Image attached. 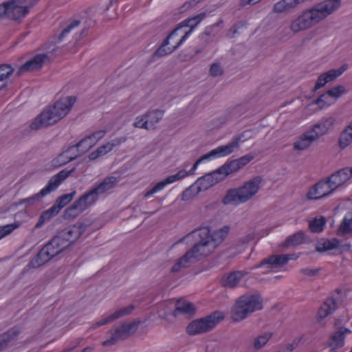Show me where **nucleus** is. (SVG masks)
Wrapping results in <instances>:
<instances>
[{"label":"nucleus","instance_id":"4468645a","mask_svg":"<svg viewBox=\"0 0 352 352\" xmlns=\"http://www.w3.org/2000/svg\"><path fill=\"white\" fill-rule=\"evenodd\" d=\"M119 182V179L116 177L110 176L105 177L102 182L97 186H94L88 192L85 194L87 195V197L94 204L98 199V196L104 194L109 190L113 188Z\"/></svg>","mask_w":352,"mask_h":352},{"label":"nucleus","instance_id":"8fccbe9b","mask_svg":"<svg viewBox=\"0 0 352 352\" xmlns=\"http://www.w3.org/2000/svg\"><path fill=\"white\" fill-rule=\"evenodd\" d=\"M326 224V219L324 217H321L320 219H315L309 223V228L311 232L314 233H319L322 232Z\"/></svg>","mask_w":352,"mask_h":352},{"label":"nucleus","instance_id":"1a4fd4ad","mask_svg":"<svg viewBox=\"0 0 352 352\" xmlns=\"http://www.w3.org/2000/svg\"><path fill=\"white\" fill-rule=\"evenodd\" d=\"M241 141V135L234 137L232 141L226 145L220 146L215 149L212 150L209 153L204 155L199 158L192 165L191 169L188 171L190 175H192L197 169L198 165L204 160L210 159L212 157L226 156L232 153L234 150L239 147V144Z\"/></svg>","mask_w":352,"mask_h":352},{"label":"nucleus","instance_id":"a18cd8bd","mask_svg":"<svg viewBox=\"0 0 352 352\" xmlns=\"http://www.w3.org/2000/svg\"><path fill=\"white\" fill-rule=\"evenodd\" d=\"M317 184L320 189V194L323 197H326L336 190V188L331 186V183L329 182V177H327L326 180H320L317 183Z\"/></svg>","mask_w":352,"mask_h":352},{"label":"nucleus","instance_id":"423d86ee","mask_svg":"<svg viewBox=\"0 0 352 352\" xmlns=\"http://www.w3.org/2000/svg\"><path fill=\"white\" fill-rule=\"evenodd\" d=\"M261 182L262 177L255 176L245 182L242 186L238 188L229 189L223 198L222 203L224 205H238L247 202L258 192Z\"/></svg>","mask_w":352,"mask_h":352},{"label":"nucleus","instance_id":"20e7f679","mask_svg":"<svg viewBox=\"0 0 352 352\" xmlns=\"http://www.w3.org/2000/svg\"><path fill=\"white\" fill-rule=\"evenodd\" d=\"M263 307V299L258 292L245 293L236 300L231 311L232 319L234 322L241 321Z\"/></svg>","mask_w":352,"mask_h":352},{"label":"nucleus","instance_id":"c85d7f7f","mask_svg":"<svg viewBox=\"0 0 352 352\" xmlns=\"http://www.w3.org/2000/svg\"><path fill=\"white\" fill-rule=\"evenodd\" d=\"M21 333V329L19 327H13L1 336L0 340V352L4 351L10 344L15 342Z\"/></svg>","mask_w":352,"mask_h":352},{"label":"nucleus","instance_id":"f03ea898","mask_svg":"<svg viewBox=\"0 0 352 352\" xmlns=\"http://www.w3.org/2000/svg\"><path fill=\"white\" fill-rule=\"evenodd\" d=\"M76 100L74 96L60 98L42 111L31 122L32 130H39L57 123L70 111Z\"/></svg>","mask_w":352,"mask_h":352},{"label":"nucleus","instance_id":"2f4dec72","mask_svg":"<svg viewBox=\"0 0 352 352\" xmlns=\"http://www.w3.org/2000/svg\"><path fill=\"white\" fill-rule=\"evenodd\" d=\"M316 141L314 135L309 130L298 137V140L294 143V149L304 151L309 148Z\"/></svg>","mask_w":352,"mask_h":352},{"label":"nucleus","instance_id":"5fc2aeb1","mask_svg":"<svg viewBox=\"0 0 352 352\" xmlns=\"http://www.w3.org/2000/svg\"><path fill=\"white\" fill-rule=\"evenodd\" d=\"M80 23L79 20L72 21L67 27H65L58 36V41L60 42L75 28L78 27Z\"/></svg>","mask_w":352,"mask_h":352},{"label":"nucleus","instance_id":"e433bc0d","mask_svg":"<svg viewBox=\"0 0 352 352\" xmlns=\"http://www.w3.org/2000/svg\"><path fill=\"white\" fill-rule=\"evenodd\" d=\"M164 114V111L160 109H149L145 113L148 119V126H151V130L156 128V124L162 119Z\"/></svg>","mask_w":352,"mask_h":352},{"label":"nucleus","instance_id":"69168bd1","mask_svg":"<svg viewBox=\"0 0 352 352\" xmlns=\"http://www.w3.org/2000/svg\"><path fill=\"white\" fill-rule=\"evenodd\" d=\"M9 11V1L0 3V18L7 16Z\"/></svg>","mask_w":352,"mask_h":352},{"label":"nucleus","instance_id":"412c9836","mask_svg":"<svg viewBox=\"0 0 352 352\" xmlns=\"http://www.w3.org/2000/svg\"><path fill=\"white\" fill-rule=\"evenodd\" d=\"M329 177V182L331 186L338 188L352 177V167H345L331 174Z\"/></svg>","mask_w":352,"mask_h":352},{"label":"nucleus","instance_id":"5701e85b","mask_svg":"<svg viewBox=\"0 0 352 352\" xmlns=\"http://www.w3.org/2000/svg\"><path fill=\"white\" fill-rule=\"evenodd\" d=\"M134 309V306L132 305H129L125 307H122L117 311H116L112 314L109 315V316L99 320L98 322H96V323L93 324L92 328L96 329L100 326L104 325L107 323H109L115 320H117L120 318L126 316L132 313V311Z\"/></svg>","mask_w":352,"mask_h":352},{"label":"nucleus","instance_id":"6ab92c4d","mask_svg":"<svg viewBox=\"0 0 352 352\" xmlns=\"http://www.w3.org/2000/svg\"><path fill=\"white\" fill-rule=\"evenodd\" d=\"M334 122L335 118L333 117L322 118L317 123L311 126L309 131L314 135L316 140H318L322 136L328 133Z\"/></svg>","mask_w":352,"mask_h":352},{"label":"nucleus","instance_id":"603ef678","mask_svg":"<svg viewBox=\"0 0 352 352\" xmlns=\"http://www.w3.org/2000/svg\"><path fill=\"white\" fill-rule=\"evenodd\" d=\"M306 197L309 200H318L323 198L322 195L320 194L317 183L309 188Z\"/></svg>","mask_w":352,"mask_h":352},{"label":"nucleus","instance_id":"c03bdc74","mask_svg":"<svg viewBox=\"0 0 352 352\" xmlns=\"http://www.w3.org/2000/svg\"><path fill=\"white\" fill-rule=\"evenodd\" d=\"M201 189L197 184V182L194 183L192 185L187 188L185 190L183 191L182 194V201H188L192 199L195 196H196Z\"/></svg>","mask_w":352,"mask_h":352},{"label":"nucleus","instance_id":"9b49d317","mask_svg":"<svg viewBox=\"0 0 352 352\" xmlns=\"http://www.w3.org/2000/svg\"><path fill=\"white\" fill-rule=\"evenodd\" d=\"M204 257L198 250V245H195L192 248L188 250L184 256L179 258L170 269L171 273H177L182 269H186L196 260H199Z\"/></svg>","mask_w":352,"mask_h":352},{"label":"nucleus","instance_id":"4be33fe9","mask_svg":"<svg viewBox=\"0 0 352 352\" xmlns=\"http://www.w3.org/2000/svg\"><path fill=\"white\" fill-rule=\"evenodd\" d=\"M205 12H201L192 18H189L185 19L182 22H181L176 28L174 30H179V29L184 27H189L190 30L185 32L184 35L182 37L180 41H179V45H181L190 34L192 30L204 19L206 16Z\"/></svg>","mask_w":352,"mask_h":352},{"label":"nucleus","instance_id":"052dcab7","mask_svg":"<svg viewBox=\"0 0 352 352\" xmlns=\"http://www.w3.org/2000/svg\"><path fill=\"white\" fill-rule=\"evenodd\" d=\"M167 184H168V183H166V179H164L163 181L158 182L151 190H149L148 191H147L146 192L145 197H148V196L152 195L153 194L158 192L159 190H161Z\"/></svg>","mask_w":352,"mask_h":352},{"label":"nucleus","instance_id":"e2e57ef3","mask_svg":"<svg viewBox=\"0 0 352 352\" xmlns=\"http://www.w3.org/2000/svg\"><path fill=\"white\" fill-rule=\"evenodd\" d=\"M254 159V156L251 154H248L238 159H236L241 168L246 166L250 162Z\"/></svg>","mask_w":352,"mask_h":352},{"label":"nucleus","instance_id":"13d9d810","mask_svg":"<svg viewBox=\"0 0 352 352\" xmlns=\"http://www.w3.org/2000/svg\"><path fill=\"white\" fill-rule=\"evenodd\" d=\"M223 74V69L219 63H214L210 65V74L213 77L221 76Z\"/></svg>","mask_w":352,"mask_h":352},{"label":"nucleus","instance_id":"3c124183","mask_svg":"<svg viewBox=\"0 0 352 352\" xmlns=\"http://www.w3.org/2000/svg\"><path fill=\"white\" fill-rule=\"evenodd\" d=\"M133 126L135 128L151 130V126H148V119H147L145 113L136 117Z\"/></svg>","mask_w":352,"mask_h":352},{"label":"nucleus","instance_id":"7ed1b4c3","mask_svg":"<svg viewBox=\"0 0 352 352\" xmlns=\"http://www.w3.org/2000/svg\"><path fill=\"white\" fill-rule=\"evenodd\" d=\"M230 228L224 226L223 228L214 231L210 234V230L206 228H201L188 234V237L192 234L197 241L195 245H198V250L204 257L208 256L213 250L227 237Z\"/></svg>","mask_w":352,"mask_h":352},{"label":"nucleus","instance_id":"6e6d98bb","mask_svg":"<svg viewBox=\"0 0 352 352\" xmlns=\"http://www.w3.org/2000/svg\"><path fill=\"white\" fill-rule=\"evenodd\" d=\"M19 226V224L18 223H14L0 226V239L10 234L14 230L17 228Z\"/></svg>","mask_w":352,"mask_h":352},{"label":"nucleus","instance_id":"cd10ccee","mask_svg":"<svg viewBox=\"0 0 352 352\" xmlns=\"http://www.w3.org/2000/svg\"><path fill=\"white\" fill-rule=\"evenodd\" d=\"M30 7L19 6L14 0L9 1V11L7 17L12 20H20L29 12Z\"/></svg>","mask_w":352,"mask_h":352},{"label":"nucleus","instance_id":"c9c22d12","mask_svg":"<svg viewBox=\"0 0 352 352\" xmlns=\"http://www.w3.org/2000/svg\"><path fill=\"white\" fill-rule=\"evenodd\" d=\"M241 168L239 163L236 160L228 161L223 166L219 167L217 170V173H219V175H221V178L223 179L230 174L235 173L240 170Z\"/></svg>","mask_w":352,"mask_h":352},{"label":"nucleus","instance_id":"79ce46f5","mask_svg":"<svg viewBox=\"0 0 352 352\" xmlns=\"http://www.w3.org/2000/svg\"><path fill=\"white\" fill-rule=\"evenodd\" d=\"M338 232L342 235L352 234V212H348L344 217L339 226Z\"/></svg>","mask_w":352,"mask_h":352},{"label":"nucleus","instance_id":"72a5a7b5","mask_svg":"<svg viewBox=\"0 0 352 352\" xmlns=\"http://www.w3.org/2000/svg\"><path fill=\"white\" fill-rule=\"evenodd\" d=\"M351 331L349 329L345 327H340L331 336L332 341L329 346L333 349L341 348L344 345L345 334L350 333Z\"/></svg>","mask_w":352,"mask_h":352},{"label":"nucleus","instance_id":"a19ab883","mask_svg":"<svg viewBox=\"0 0 352 352\" xmlns=\"http://www.w3.org/2000/svg\"><path fill=\"white\" fill-rule=\"evenodd\" d=\"M340 241L337 239L332 240H325L318 242L316 246V250L318 252H324L338 248Z\"/></svg>","mask_w":352,"mask_h":352},{"label":"nucleus","instance_id":"dca6fc26","mask_svg":"<svg viewBox=\"0 0 352 352\" xmlns=\"http://www.w3.org/2000/svg\"><path fill=\"white\" fill-rule=\"evenodd\" d=\"M49 59L50 56L46 54H36L21 65L16 74L17 76H20L27 72L38 70L43 67L44 63Z\"/></svg>","mask_w":352,"mask_h":352},{"label":"nucleus","instance_id":"ddd939ff","mask_svg":"<svg viewBox=\"0 0 352 352\" xmlns=\"http://www.w3.org/2000/svg\"><path fill=\"white\" fill-rule=\"evenodd\" d=\"M204 257L198 250V245H195L192 248L188 250L184 256L179 258L170 269L171 273H177L182 269H186L196 260H199Z\"/></svg>","mask_w":352,"mask_h":352},{"label":"nucleus","instance_id":"7c9ffc66","mask_svg":"<svg viewBox=\"0 0 352 352\" xmlns=\"http://www.w3.org/2000/svg\"><path fill=\"white\" fill-rule=\"evenodd\" d=\"M106 131L100 130L96 131L89 135L85 137L80 141H79L76 144V146L79 148L84 143H87V142H89L87 145L85 146L84 149H82L80 151L81 153H85L88 150H89L92 146H94L96 143L100 140L103 136L105 135Z\"/></svg>","mask_w":352,"mask_h":352},{"label":"nucleus","instance_id":"0e129e2a","mask_svg":"<svg viewBox=\"0 0 352 352\" xmlns=\"http://www.w3.org/2000/svg\"><path fill=\"white\" fill-rule=\"evenodd\" d=\"M246 111V108L241 104L236 105L232 111V116L233 117H239Z\"/></svg>","mask_w":352,"mask_h":352},{"label":"nucleus","instance_id":"393cba45","mask_svg":"<svg viewBox=\"0 0 352 352\" xmlns=\"http://www.w3.org/2000/svg\"><path fill=\"white\" fill-rule=\"evenodd\" d=\"M196 313L195 305L188 301L178 300L175 304V309L173 313L174 317H177L179 314L185 316L187 318H190Z\"/></svg>","mask_w":352,"mask_h":352},{"label":"nucleus","instance_id":"0eeeda50","mask_svg":"<svg viewBox=\"0 0 352 352\" xmlns=\"http://www.w3.org/2000/svg\"><path fill=\"white\" fill-rule=\"evenodd\" d=\"M76 170L75 168H72L71 170H62L56 175L52 176L50 179L49 180L47 184L41 190L33 195L32 196L22 199L19 200L18 202L13 203L9 206L6 210H10L12 208H16L19 206L25 204L26 206H31L34 205L36 203H39L41 201L42 199L52 192L53 190H56L59 185L64 182L68 177L72 175Z\"/></svg>","mask_w":352,"mask_h":352},{"label":"nucleus","instance_id":"a211bd4d","mask_svg":"<svg viewBox=\"0 0 352 352\" xmlns=\"http://www.w3.org/2000/svg\"><path fill=\"white\" fill-rule=\"evenodd\" d=\"M83 153H81L76 145L69 146L52 161V164L54 167H60L75 160L78 156Z\"/></svg>","mask_w":352,"mask_h":352},{"label":"nucleus","instance_id":"39448f33","mask_svg":"<svg viewBox=\"0 0 352 352\" xmlns=\"http://www.w3.org/2000/svg\"><path fill=\"white\" fill-rule=\"evenodd\" d=\"M87 226L80 223L58 232L46 244L56 256L74 244L85 232Z\"/></svg>","mask_w":352,"mask_h":352},{"label":"nucleus","instance_id":"4c0bfd02","mask_svg":"<svg viewBox=\"0 0 352 352\" xmlns=\"http://www.w3.org/2000/svg\"><path fill=\"white\" fill-rule=\"evenodd\" d=\"M120 142V140H115L112 143H107V144H104L98 147L96 151L91 152L89 155V158L91 160H94L98 157L109 152L114 146L118 145Z\"/></svg>","mask_w":352,"mask_h":352},{"label":"nucleus","instance_id":"f257e3e1","mask_svg":"<svg viewBox=\"0 0 352 352\" xmlns=\"http://www.w3.org/2000/svg\"><path fill=\"white\" fill-rule=\"evenodd\" d=\"M341 0H324L305 10L293 20L290 29L294 33L305 30L332 14L341 7Z\"/></svg>","mask_w":352,"mask_h":352},{"label":"nucleus","instance_id":"b1692460","mask_svg":"<svg viewBox=\"0 0 352 352\" xmlns=\"http://www.w3.org/2000/svg\"><path fill=\"white\" fill-rule=\"evenodd\" d=\"M288 263V258L284 254H273L267 258H263L258 264L256 265L254 268L267 266L268 268L274 269L281 267Z\"/></svg>","mask_w":352,"mask_h":352},{"label":"nucleus","instance_id":"de8ad7c7","mask_svg":"<svg viewBox=\"0 0 352 352\" xmlns=\"http://www.w3.org/2000/svg\"><path fill=\"white\" fill-rule=\"evenodd\" d=\"M272 336V333L267 332L256 337L254 341V349L259 350L262 347H263L267 343V342L270 340Z\"/></svg>","mask_w":352,"mask_h":352},{"label":"nucleus","instance_id":"c756f323","mask_svg":"<svg viewBox=\"0 0 352 352\" xmlns=\"http://www.w3.org/2000/svg\"><path fill=\"white\" fill-rule=\"evenodd\" d=\"M177 32V30H173L168 36L164 40L163 43L160 45V46L155 50L154 54H153V59H154L155 57L160 58L165 56L168 54H171L173 52H174L180 45H179V42L175 46L171 47H166V46L169 44V39L170 37H172L173 35H175Z\"/></svg>","mask_w":352,"mask_h":352},{"label":"nucleus","instance_id":"ea45409f","mask_svg":"<svg viewBox=\"0 0 352 352\" xmlns=\"http://www.w3.org/2000/svg\"><path fill=\"white\" fill-rule=\"evenodd\" d=\"M14 71V68L10 65H0V90L7 86V83L4 81L13 74Z\"/></svg>","mask_w":352,"mask_h":352},{"label":"nucleus","instance_id":"2eb2a0df","mask_svg":"<svg viewBox=\"0 0 352 352\" xmlns=\"http://www.w3.org/2000/svg\"><path fill=\"white\" fill-rule=\"evenodd\" d=\"M93 204L85 194L80 197L64 212V217L65 219H74L80 213L90 207Z\"/></svg>","mask_w":352,"mask_h":352},{"label":"nucleus","instance_id":"f8f14e48","mask_svg":"<svg viewBox=\"0 0 352 352\" xmlns=\"http://www.w3.org/2000/svg\"><path fill=\"white\" fill-rule=\"evenodd\" d=\"M204 257L198 250V245H195L192 248L188 250L184 256L179 258L170 269L171 273H177L182 269H186L196 260H199Z\"/></svg>","mask_w":352,"mask_h":352},{"label":"nucleus","instance_id":"4d7b16f0","mask_svg":"<svg viewBox=\"0 0 352 352\" xmlns=\"http://www.w3.org/2000/svg\"><path fill=\"white\" fill-rule=\"evenodd\" d=\"M245 23L243 21H239L234 23L228 30L227 36L229 38H234L235 34H239V30L245 26Z\"/></svg>","mask_w":352,"mask_h":352},{"label":"nucleus","instance_id":"9d476101","mask_svg":"<svg viewBox=\"0 0 352 352\" xmlns=\"http://www.w3.org/2000/svg\"><path fill=\"white\" fill-rule=\"evenodd\" d=\"M141 324L140 320H134L129 324H122L111 331V337L102 342V346H108L115 344L118 340H125L134 333Z\"/></svg>","mask_w":352,"mask_h":352},{"label":"nucleus","instance_id":"37998d69","mask_svg":"<svg viewBox=\"0 0 352 352\" xmlns=\"http://www.w3.org/2000/svg\"><path fill=\"white\" fill-rule=\"evenodd\" d=\"M335 102V100L332 99L330 95L328 94L327 91L325 93L321 94L317 99L312 101V104L319 106L320 109H322Z\"/></svg>","mask_w":352,"mask_h":352},{"label":"nucleus","instance_id":"58836bf2","mask_svg":"<svg viewBox=\"0 0 352 352\" xmlns=\"http://www.w3.org/2000/svg\"><path fill=\"white\" fill-rule=\"evenodd\" d=\"M305 234L302 231H299L294 234L289 236L282 243L283 248L294 247L302 244L304 242Z\"/></svg>","mask_w":352,"mask_h":352},{"label":"nucleus","instance_id":"a878e982","mask_svg":"<svg viewBox=\"0 0 352 352\" xmlns=\"http://www.w3.org/2000/svg\"><path fill=\"white\" fill-rule=\"evenodd\" d=\"M248 274L246 271H233L226 275L222 278V285L228 288L236 287L241 279Z\"/></svg>","mask_w":352,"mask_h":352},{"label":"nucleus","instance_id":"bb28decb","mask_svg":"<svg viewBox=\"0 0 352 352\" xmlns=\"http://www.w3.org/2000/svg\"><path fill=\"white\" fill-rule=\"evenodd\" d=\"M223 179L221 178V175H219V173H217L216 170L210 173L206 174L205 175L199 177L196 181V182L201 190H206L219 182L222 181Z\"/></svg>","mask_w":352,"mask_h":352},{"label":"nucleus","instance_id":"680f3d73","mask_svg":"<svg viewBox=\"0 0 352 352\" xmlns=\"http://www.w3.org/2000/svg\"><path fill=\"white\" fill-rule=\"evenodd\" d=\"M321 269L316 268V269H309V268H302L300 270V272L305 276L313 277L316 276L320 274Z\"/></svg>","mask_w":352,"mask_h":352},{"label":"nucleus","instance_id":"473e14b6","mask_svg":"<svg viewBox=\"0 0 352 352\" xmlns=\"http://www.w3.org/2000/svg\"><path fill=\"white\" fill-rule=\"evenodd\" d=\"M338 309L337 301L334 298H329L321 305L318 311V318L320 320L325 318Z\"/></svg>","mask_w":352,"mask_h":352},{"label":"nucleus","instance_id":"774afa93","mask_svg":"<svg viewBox=\"0 0 352 352\" xmlns=\"http://www.w3.org/2000/svg\"><path fill=\"white\" fill-rule=\"evenodd\" d=\"M298 344V341L294 340L292 343L287 344L285 346V348L283 352H292L293 350H294L296 348Z\"/></svg>","mask_w":352,"mask_h":352},{"label":"nucleus","instance_id":"bf43d9fd","mask_svg":"<svg viewBox=\"0 0 352 352\" xmlns=\"http://www.w3.org/2000/svg\"><path fill=\"white\" fill-rule=\"evenodd\" d=\"M52 219V217H51L45 210L43 211L38 217V220L34 226L35 228H41L45 223L49 222Z\"/></svg>","mask_w":352,"mask_h":352},{"label":"nucleus","instance_id":"09e8293b","mask_svg":"<svg viewBox=\"0 0 352 352\" xmlns=\"http://www.w3.org/2000/svg\"><path fill=\"white\" fill-rule=\"evenodd\" d=\"M76 195V191H73L70 193L64 194L60 197H58L54 204L61 210L65 206H67L74 197Z\"/></svg>","mask_w":352,"mask_h":352},{"label":"nucleus","instance_id":"f704fd0d","mask_svg":"<svg viewBox=\"0 0 352 352\" xmlns=\"http://www.w3.org/2000/svg\"><path fill=\"white\" fill-rule=\"evenodd\" d=\"M222 23L223 19H221L217 23L206 28L204 32L199 36V38L204 43V45L210 43L212 41L211 38H214L218 34L219 31L217 30L216 28Z\"/></svg>","mask_w":352,"mask_h":352},{"label":"nucleus","instance_id":"864d4df0","mask_svg":"<svg viewBox=\"0 0 352 352\" xmlns=\"http://www.w3.org/2000/svg\"><path fill=\"white\" fill-rule=\"evenodd\" d=\"M346 91L345 87L344 85H338L330 89H329L328 94L332 98V99L335 100V101L340 98Z\"/></svg>","mask_w":352,"mask_h":352},{"label":"nucleus","instance_id":"aec40b11","mask_svg":"<svg viewBox=\"0 0 352 352\" xmlns=\"http://www.w3.org/2000/svg\"><path fill=\"white\" fill-rule=\"evenodd\" d=\"M56 256L54 252L45 245L27 265V268H38Z\"/></svg>","mask_w":352,"mask_h":352},{"label":"nucleus","instance_id":"f3484780","mask_svg":"<svg viewBox=\"0 0 352 352\" xmlns=\"http://www.w3.org/2000/svg\"><path fill=\"white\" fill-rule=\"evenodd\" d=\"M347 67L348 65L346 64H344L339 69H331L320 74L316 80L314 91L324 87L327 83L336 80L346 70Z\"/></svg>","mask_w":352,"mask_h":352},{"label":"nucleus","instance_id":"49530a36","mask_svg":"<svg viewBox=\"0 0 352 352\" xmlns=\"http://www.w3.org/2000/svg\"><path fill=\"white\" fill-rule=\"evenodd\" d=\"M352 142V131L350 129L346 128L340 134L339 138V146L342 148L348 146Z\"/></svg>","mask_w":352,"mask_h":352},{"label":"nucleus","instance_id":"338daca9","mask_svg":"<svg viewBox=\"0 0 352 352\" xmlns=\"http://www.w3.org/2000/svg\"><path fill=\"white\" fill-rule=\"evenodd\" d=\"M60 211V209L59 206L58 207L55 204L50 208L49 209L46 210L45 212L49 214L51 217H54L56 216Z\"/></svg>","mask_w":352,"mask_h":352},{"label":"nucleus","instance_id":"6e6552de","mask_svg":"<svg viewBox=\"0 0 352 352\" xmlns=\"http://www.w3.org/2000/svg\"><path fill=\"white\" fill-rule=\"evenodd\" d=\"M224 318V314L214 311L210 315L192 321L186 327V333L190 336L204 333L213 329Z\"/></svg>","mask_w":352,"mask_h":352}]
</instances>
